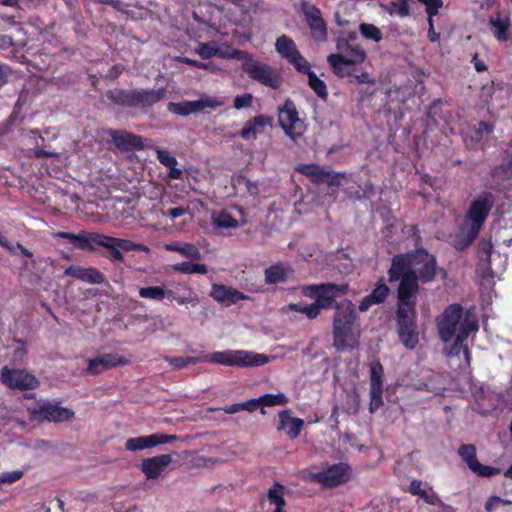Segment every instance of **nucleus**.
Masks as SVG:
<instances>
[{
  "label": "nucleus",
  "mask_w": 512,
  "mask_h": 512,
  "mask_svg": "<svg viewBox=\"0 0 512 512\" xmlns=\"http://www.w3.org/2000/svg\"><path fill=\"white\" fill-rule=\"evenodd\" d=\"M303 15L310 28L311 36L315 41L324 42L327 40V24L322 17L321 10L312 4L303 5Z\"/></svg>",
  "instance_id": "19"
},
{
  "label": "nucleus",
  "mask_w": 512,
  "mask_h": 512,
  "mask_svg": "<svg viewBox=\"0 0 512 512\" xmlns=\"http://www.w3.org/2000/svg\"><path fill=\"white\" fill-rule=\"evenodd\" d=\"M495 202L491 192H482L475 198L467 213L466 219L470 222L468 235L471 242L480 232Z\"/></svg>",
  "instance_id": "7"
},
{
  "label": "nucleus",
  "mask_w": 512,
  "mask_h": 512,
  "mask_svg": "<svg viewBox=\"0 0 512 512\" xmlns=\"http://www.w3.org/2000/svg\"><path fill=\"white\" fill-rule=\"evenodd\" d=\"M167 90L164 87L158 89H122L115 88L108 90L106 98L114 106L122 108H140L146 110L151 108L166 97Z\"/></svg>",
  "instance_id": "4"
},
{
  "label": "nucleus",
  "mask_w": 512,
  "mask_h": 512,
  "mask_svg": "<svg viewBox=\"0 0 512 512\" xmlns=\"http://www.w3.org/2000/svg\"><path fill=\"white\" fill-rule=\"evenodd\" d=\"M357 36L354 32H350L346 38L339 39L337 41V50L340 51L338 54H332V59L349 62L352 65L362 64L367 54L363 47L356 43Z\"/></svg>",
  "instance_id": "15"
},
{
  "label": "nucleus",
  "mask_w": 512,
  "mask_h": 512,
  "mask_svg": "<svg viewBox=\"0 0 512 512\" xmlns=\"http://www.w3.org/2000/svg\"><path fill=\"white\" fill-rule=\"evenodd\" d=\"M492 251H493V244H492V242L490 240L489 241H484L483 240L480 243L479 252H480V254L482 256L486 257L487 261H490V257H491Z\"/></svg>",
  "instance_id": "62"
},
{
  "label": "nucleus",
  "mask_w": 512,
  "mask_h": 512,
  "mask_svg": "<svg viewBox=\"0 0 512 512\" xmlns=\"http://www.w3.org/2000/svg\"><path fill=\"white\" fill-rule=\"evenodd\" d=\"M165 249L171 252H177L183 257L191 260H199L201 258V252L199 248L191 243H184L180 241H174L165 245Z\"/></svg>",
  "instance_id": "28"
},
{
  "label": "nucleus",
  "mask_w": 512,
  "mask_h": 512,
  "mask_svg": "<svg viewBox=\"0 0 512 512\" xmlns=\"http://www.w3.org/2000/svg\"><path fill=\"white\" fill-rule=\"evenodd\" d=\"M351 473L352 470L349 464L340 462L329 465L322 471L311 473L309 479L312 482L321 484L325 488H335L348 482Z\"/></svg>",
  "instance_id": "13"
},
{
  "label": "nucleus",
  "mask_w": 512,
  "mask_h": 512,
  "mask_svg": "<svg viewBox=\"0 0 512 512\" xmlns=\"http://www.w3.org/2000/svg\"><path fill=\"white\" fill-rule=\"evenodd\" d=\"M307 76L309 87L320 99L326 101L328 98L326 83L323 80H321L313 71L309 72Z\"/></svg>",
  "instance_id": "35"
},
{
  "label": "nucleus",
  "mask_w": 512,
  "mask_h": 512,
  "mask_svg": "<svg viewBox=\"0 0 512 512\" xmlns=\"http://www.w3.org/2000/svg\"><path fill=\"white\" fill-rule=\"evenodd\" d=\"M213 224L218 228H237L238 221L227 211H220L212 215Z\"/></svg>",
  "instance_id": "36"
},
{
  "label": "nucleus",
  "mask_w": 512,
  "mask_h": 512,
  "mask_svg": "<svg viewBox=\"0 0 512 512\" xmlns=\"http://www.w3.org/2000/svg\"><path fill=\"white\" fill-rule=\"evenodd\" d=\"M253 103V95L251 93H244L234 98L233 106L235 109H243L251 107Z\"/></svg>",
  "instance_id": "50"
},
{
  "label": "nucleus",
  "mask_w": 512,
  "mask_h": 512,
  "mask_svg": "<svg viewBox=\"0 0 512 512\" xmlns=\"http://www.w3.org/2000/svg\"><path fill=\"white\" fill-rule=\"evenodd\" d=\"M129 361L116 353H105L93 359H89L87 372L90 375H99L111 368L122 366Z\"/></svg>",
  "instance_id": "21"
},
{
  "label": "nucleus",
  "mask_w": 512,
  "mask_h": 512,
  "mask_svg": "<svg viewBox=\"0 0 512 512\" xmlns=\"http://www.w3.org/2000/svg\"><path fill=\"white\" fill-rule=\"evenodd\" d=\"M189 213L188 207H174L169 208L163 212V215L170 217L172 220L179 218L185 214Z\"/></svg>",
  "instance_id": "59"
},
{
  "label": "nucleus",
  "mask_w": 512,
  "mask_h": 512,
  "mask_svg": "<svg viewBox=\"0 0 512 512\" xmlns=\"http://www.w3.org/2000/svg\"><path fill=\"white\" fill-rule=\"evenodd\" d=\"M167 108L168 111L181 116H188L192 113L199 112L197 101L169 102Z\"/></svg>",
  "instance_id": "33"
},
{
  "label": "nucleus",
  "mask_w": 512,
  "mask_h": 512,
  "mask_svg": "<svg viewBox=\"0 0 512 512\" xmlns=\"http://www.w3.org/2000/svg\"><path fill=\"white\" fill-rule=\"evenodd\" d=\"M178 437L176 435H167L154 433L148 436H139L129 438L125 442V449L127 451H138L153 448L157 445L168 444L176 441Z\"/></svg>",
  "instance_id": "20"
},
{
  "label": "nucleus",
  "mask_w": 512,
  "mask_h": 512,
  "mask_svg": "<svg viewBox=\"0 0 512 512\" xmlns=\"http://www.w3.org/2000/svg\"><path fill=\"white\" fill-rule=\"evenodd\" d=\"M413 263L416 284L419 282L423 284L431 283L436 279L438 272L442 273L445 277L447 272L437 264L436 256L430 254L428 250L423 247L413 249Z\"/></svg>",
  "instance_id": "9"
},
{
  "label": "nucleus",
  "mask_w": 512,
  "mask_h": 512,
  "mask_svg": "<svg viewBox=\"0 0 512 512\" xmlns=\"http://www.w3.org/2000/svg\"><path fill=\"white\" fill-rule=\"evenodd\" d=\"M494 130V126L486 121H480L478 123V128L476 130V133L479 137H482L483 134H491Z\"/></svg>",
  "instance_id": "63"
},
{
  "label": "nucleus",
  "mask_w": 512,
  "mask_h": 512,
  "mask_svg": "<svg viewBox=\"0 0 512 512\" xmlns=\"http://www.w3.org/2000/svg\"><path fill=\"white\" fill-rule=\"evenodd\" d=\"M287 61L296 69L298 73L307 75L312 71L310 63L305 59L300 51L294 54V56L289 58Z\"/></svg>",
  "instance_id": "43"
},
{
  "label": "nucleus",
  "mask_w": 512,
  "mask_h": 512,
  "mask_svg": "<svg viewBox=\"0 0 512 512\" xmlns=\"http://www.w3.org/2000/svg\"><path fill=\"white\" fill-rule=\"evenodd\" d=\"M107 250L106 257L109 258L113 262H124V256L120 251L119 247L116 246L115 237L108 236L100 233L98 245Z\"/></svg>",
  "instance_id": "29"
},
{
  "label": "nucleus",
  "mask_w": 512,
  "mask_h": 512,
  "mask_svg": "<svg viewBox=\"0 0 512 512\" xmlns=\"http://www.w3.org/2000/svg\"><path fill=\"white\" fill-rule=\"evenodd\" d=\"M185 291L187 292L184 295L176 296L173 290H166L163 288V292L165 293L164 299L167 298L170 301H175L179 305H185L189 303L195 302L197 299L194 297V293L191 288L186 287Z\"/></svg>",
  "instance_id": "39"
},
{
  "label": "nucleus",
  "mask_w": 512,
  "mask_h": 512,
  "mask_svg": "<svg viewBox=\"0 0 512 512\" xmlns=\"http://www.w3.org/2000/svg\"><path fill=\"white\" fill-rule=\"evenodd\" d=\"M186 367L201 362L236 366V367H258L268 363V356L244 350H226L213 352L203 356L184 357Z\"/></svg>",
  "instance_id": "5"
},
{
  "label": "nucleus",
  "mask_w": 512,
  "mask_h": 512,
  "mask_svg": "<svg viewBox=\"0 0 512 512\" xmlns=\"http://www.w3.org/2000/svg\"><path fill=\"white\" fill-rule=\"evenodd\" d=\"M327 61L328 63L330 64L334 74L338 77H345V76H350L351 75V72L350 71H346L344 69L345 66H351L352 64H349V62H341V61H337V60H333L332 59V54H330L328 57H327Z\"/></svg>",
  "instance_id": "48"
},
{
  "label": "nucleus",
  "mask_w": 512,
  "mask_h": 512,
  "mask_svg": "<svg viewBox=\"0 0 512 512\" xmlns=\"http://www.w3.org/2000/svg\"><path fill=\"white\" fill-rule=\"evenodd\" d=\"M250 121L256 129L257 127L264 129L267 125L271 124L272 118L266 115H258L250 119Z\"/></svg>",
  "instance_id": "60"
},
{
  "label": "nucleus",
  "mask_w": 512,
  "mask_h": 512,
  "mask_svg": "<svg viewBox=\"0 0 512 512\" xmlns=\"http://www.w3.org/2000/svg\"><path fill=\"white\" fill-rule=\"evenodd\" d=\"M512 502L507 500V499H502L501 497L499 496H496V495H493V496H490L486 503H485V510L487 512H492L493 510H495L500 504L502 505H509L511 504Z\"/></svg>",
  "instance_id": "52"
},
{
  "label": "nucleus",
  "mask_w": 512,
  "mask_h": 512,
  "mask_svg": "<svg viewBox=\"0 0 512 512\" xmlns=\"http://www.w3.org/2000/svg\"><path fill=\"white\" fill-rule=\"evenodd\" d=\"M196 101L199 105V111L203 110L204 108L215 109L224 104L223 101H221L215 97H207L205 99H200V100H196Z\"/></svg>",
  "instance_id": "56"
},
{
  "label": "nucleus",
  "mask_w": 512,
  "mask_h": 512,
  "mask_svg": "<svg viewBox=\"0 0 512 512\" xmlns=\"http://www.w3.org/2000/svg\"><path fill=\"white\" fill-rule=\"evenodd\" d=\"M288 264L277 263L265 269V281L268 284L284 283L293 274Z\"/></svg>",
  "instance_id": "26"
},
{
  "label": "nucleus",
  "mask_w": 512,
  "mask_h": 512,
  "mask_svg": "<svg viewBox=\"0 0 512 512\" xmlns=\"http://www.w3.org/2000/svg\"><path fill=\"white\" fill-rule=\"evenodd\" d=\"M386 11L391 16L397 15L402 18L408 17L411 14L408 0H392L386 8Z\"/></svg>",
  "instance_id": "37"
},
{
  "label": "nucleus",
  "mask_w": 512,
  "mask_h": 512,
  "mask_svg": "<svg viewBox=\"0 0 512 512\" xmlns=\"http://www.w3.org/2000/svg\"><path fill=\"white\" fill-rule=\"evenodd\" d=\"M351 79L349 80L350 83H368L371 85L375 84V79L371 78L367 72H362L361 74H352L349 76Z\"/></svg>",
  "instance_id": "57"
},
{
  "label": "nucleus",
  "mask_w": 512,
  "mask_h": 512,
  "mask_svg": "<svg viewBox=\"0 0 512 512\" xmlns=\"http://www.w3.org/2000/svg\"><path fill=\"white\" fill-rule=\"evenodd\" d=\"M458 454L467 464L468 468L480 477H492L500 473V469L480 463L476 456V447L473 444H462Z\"/></svg>",
  "instance_id": "17"
},
{
  "label": "nucleus",
  "mask_w": 512,
  "mask_h": 512,
  "mask_svg": "<svg viewBox=\"0 0 512 512\" xmlns=\"http://www.w3.org/2000/svg\"><path fill=\"white\" fill-rule=\"evenodd\" d=\"M236 182L238 185H244L247 192L251 196H255L259 193V188L256 183L251 182L247 177L245 176H238L236 179Z\"/></svg>",
  "instance_id": "55"
},
{
  "label": "nucleus",
  "mask_w": 512,
  "mask_h": 512,
  "mask_svg": "<svg viewBox=\"0 0 512 512\" xmlns=\"http://www.w3.org/2000/svg\"><path fill=\"white\" fill-rule=\"evenodd\" d=\"M115 145L119 149L130 150V149H142L143 140L141 136L129 133L126 131L113 130L110 133Z\"/></svg>",
  "instance_id": "25"
},
{
  "label": "nucleus",
  "mask_w": 512,
  "mask_h": 512,
  "mask_svg": "<svg viewBox=\"0 0 512 512\" xmlns=\"http://www.w3.org/2000/svg\"><path fill=\"white\" fill-rule=\"evenodd\" d=\"M115 240H116V246L119 247L121 252L122 251H124V252L137 251V252L147 253L150 251L149 247L142 243H135L131 240L117 238V237H115Z\"/></svg>",
  "instance_id": "41"
},
{
  "label": "nucleus",
  "mask_w": 512,
  "mask_h": 512,
  "mask_svg": "<svg viewBox=\"0 0 512 512\" xmlns=\"http://www.w3.org/2000/svg\"><path fill=\"white\" fill-rule=\"evenodd\" d=\"M278 122L285 134L294 141L301 138L307 128L305 121L299 117L295 103L290 98L278 108Z\"/></svg>",
  "instance_id": "10"
},
{
  "label": "nucleus",
  "mask_w": 512,
  "mask_h": 512,
  "mask_svg": "<svg viewBox=\"0 0 512 512\" xmlns=\"http://www.w3.org/2000/svg\"><path fill=\"white\" fill-rule=\"evenodd\" d=\"M0 381L3 385L12 390H32L38 387V379L22 369L9 368L4 366L0 372Z\"/></svg>",
  "instance_id": "16"
},
{
  "label": "nucleus",
  "mask_w": 512,
  "mask_h": 512,
  "mask_svg": "<svg viewBox=\"0 0 512 512\" xmlns=\"http://www.w3.org/2000/svg\"><path fill=\"white\" fill-rule=\"evenodd\" d=\"M408 492L412 495L422 497L426 490L422 488V482L420 480L414 479L410 482Z\"/></svg>",
  "instance_id": "61"
},
{
  "label": "nucleus",
  "mask_w": 512,
  "mask_h": 512,
  "mask_svg": "<svg viewBox=\"0 0 512 512\" xmlns=\"http://www.w3.org/2000/svg\"><path fill=\"white\" fill-rule=\"evenodd\" d=\"M172 269L176 272L183 273V274H207L208 268L205 264L201 263H192L189 261H184L181 263H177L172 265Z\"/></svg>",
  "instance_id": "34"
},
{
  "label": "nucleus",
  "mask_w": 512,
  "mask_h": 512,
  "mask_svg": "<svg viewBox=\"0 0 512 512\" xmlns=\"http://www.w3.org/2000/svg\"><path fill=\"white\" fill-rule=\"evenodd\" d=\"M359 30L363 37L373 40L377 43L380 42L383 38L380 29L373 24L362 23L359 27Z\"/></svg>",
  "instance_id": "45"
},
{
  "label": "nucleus",
  "mask_w": 512,
  "mask_h": 512,
  "mask_svg": "<svg viewBox=\"0 0 512 512\" xmlns=\"http://www.w3.org/2000/svg\"><path fill=\"white\" fill-rule=\"evenodd\" d=\"M413 256V250H410L392 257L387 274L390 283L400 281L397 288V301L417 300L420 286L415 281Z\"/></svg>",
  "instance_id": "3"
},
{
  "label": "nucleus",
  "mask_w": 512,
  "mask_h": 512,
  "mask_svg": "<svg viewBox=\"0 0 512 512\" xmlns=\"http://www.w3.org/2000/svg\"><path fill=\"white\" fill-rule=\"evenodd\" d=\"M171 462L172 458L169 454L146 458L141 462V470L147 479H156Z\"/></svg>",
  "instance_id": "23"
},
{
  "label": "nucleus",
  "mask_w": 512,
  "mask_h": 512,
  "mask_svg": "<svg viewBox=\"0 0 512 512\" xmlns=\"http://www.w3.org/2000/svg\"><path fill=\"white\" fill-rule=\"evenodd\" d=\"M239 135L245 140L255 139L256 135H257V130L254 127V125L251 124V121L249 120L246 122L245 126L241 129Z\"/></svg>",
  "instance_id": "58"
},
{
  "label": "nucleus",
  "mask_w": 512,
  "mask_h": 512,
  "mask_svg": "<svg viewBox=\"0 0 512 512\" xmlns=\"http://www.w3.org/2000/svg\"><path fill=\"white\" fill-rule=\"evenodd\" d=\"M389 293L390 288L384 282V278L382 277L376 283L375 287L369 295L373 298L374 303L381 304L387 299Z\"/></svg>",
  "instance_id": "40"
},
{
  "label": "nucleus",
  "mask_w": 512,
  "mask_h": 512,
  "mask_svg": "<svg viewBox=\"0 0 512 512\" xmlns=\"http://www.w3.org/2000/svg\"><path fill=\"white\" fill-rule=\"evenodd\" d=\"M262 407V403H261V398H257V399H250L246 402H242V409L243 410H246V411H249V412H253L255 411L258 407Z\"/></svg>",
  "instance_id": "64"
},
{
  "label": "nucleus",
  "mask_w": 512,
  "mask_h": 512,
  "mask_svg": "<svg viewBox=\"0 0 512 512\" xmlns=\"http://www.w3.org/2000/svg\"><path fill=\"white\" fill-rule=\"evenodd\" d=\"M216 49L218 52L216 57L240 61L242 71L251 80L273 90H278L282 86L283 77L279 70L255 60L252 53L233 48L230 45L216 47Z\"/></svg>",
  "instance_id": "1"
},
{
  "label": "nucleus",
  "mask_w": 512,
  "mask_h": 512,
  "mask_svg": "<svg viewBox=\"0 0 512 512\" xmlns=\"http://www.w3.org/2000/svg\"><path fill=\"white\" fill-rule=\"evenodd\" d=\"M64 275L89 284H105L107 282L105 275L94 267L85 268L71 265L65 269Z\"/></svg>",
  "instance_id": "22"
},
{
  "label": "nucleus",
  "mask_w": 512,
  "mask_h": 512,
  "mask_svg": "<svg viewBox=\"0 0 512 512\" xmlns=\"http://www.w3.org/2000/svg\"><path fill=\"white\" fill-rule=\"evenodd\" d=\"M262 407H272L279 405H286L288 403V398L283 393L278 394H264L260 396Z\"/></svg>",
  "instance_id": "44"
},
{
  "label": "nucleus",
  "mask_w": 512,
  "mask_h": 512,
  "mask_svg": "<svg viewBox=\"0 0 512 512\" xmlns=\"http://www.w3.org/2000/svg\"><path fill=\"white\" fill-rule=\"evenodd\" d=\"M157 159L161 164H163L167 168L171 166H176L177 164V159L165 150L157 151Z\"/></svg>",
  "instance_id": "54"
},
{
  "label": "nucleus",
  "mask_w": 512,
  "mask_h": 512,
  "mask_svg": "<svg viewBox=\"0 0 512 512\" xmlns=\"http://www.w3.org/2000/svg\"><path fill=\"white\" fill-rule=\"evenodd\" d=\"M359 326L355 304L349 299L339 301L332 320L333 346L337 351L357 348L360 337Z\"/></svg>",
  "instance_id": "2"
},
{
  "label": "nucleus",
  "mask_w": 512,
  "mask_h": 512,
  "mask_svg": "<svg viewBox=\"0 0 512 512\" xmlns=\"http://www.w3.org/2000/svg\"><path fill=\"white\" fill-rule=\"evenodd\" d=\"M425 6L427 21H434V17L439 14V9L443 6L442 0H417Z\"/></svg>",
  "instance_id": "46"
},
{
  "label": "nucleus",
  "mask_w": 512,
  "mask_h": 512,
  "mask_svg": "<svg viewBox=\"0 0 512 512\" xmlns=\"http://www.w3.org/2000/svg\"><path fill=\"white\" fill-rule=\"evenodd\" d=\"M196 53L202 59H210L212 57H215L216 53H218V52H217L216 46H214L210 43L200 42L196 49Z\"/></svg>",
  "instance_id": "49"
},
{
  "label": "nucleus",
  "mask_w": 512,
  "mask_h": 512,
  "mask_svg": "<svg viewBox=\"0 0 512 512\" xmlns=\"http://www.w3.org/2000/svg\"><path fill=\"white\" fill-rule=\"evenodd\" d=\"M479 329L478 320L473 314V308L468 309L465 314L464 320L458 328L457 334H455L454 342L451 345L449 355L459 356L464 351L465 341L472 332H476Z\"/></svg>",
  "instance_id": "18"
},
{
  "label": "nucleus",
  "mask_w": 512,
  "mask_h": 512,
  "mask_svg": "<svg viewBox=\"0 0 512 512\" xmlns=\"http://www.w3.org/2000/svg\"><path fill=\"white\" fill-rule=\"evenodd\" d=\"M417 300L396 302V323L400 342L409 350L419 343L417 331Z\"/></svg>",
  "instance_id": "6"
},
{
  "label": "nucleus",
  "mask_w": 512,
  "mask_h": 512,
  "mask_svg": "<svg viewBox=\"0 0 512 512\" xmlns=\"http://www.w3.org/2000/svg\"><path fill=\"white\" fill-rule=\"evenodd\" d=\"M230 288L223 285L214 284L212 286V297L218 302H225L229 297Z\"/></svg>",
  "instance_id": "51"
},
{
  "label": "nucleus",
  "mask_w": 512,
  "mask_h": 512,
  "mask_svg": "<svg viewBox=\"0 0 512 512\" xmlns=\"http://www.w3.org/2000/svg\"><path fill=\"white\" fill-rule=\"evenodd\" d=\"M304 424L303 419L291 416L289 410H283L279 413L278 430H286L287 435L292 440L300 436Z\"/></svg>",
  "instance_id": "24"
},
{
  "label": "nucleus",
  "mask_w": 512,
  "mask_h": 512,
  "mask_svg": "<svg viewBox=\"0 0 512 512\" xmlns=\"http://www.w3.org/2000/svg\"><path fill=\"white\" fill-rule=\"evenodd\" d=\"M384 369L380 362L370 365V389H383Z\"/></svg>",
  "instance_id": "38"
},
{
  "label": "nucleus",
  "mask_w": 512,
  "mask_h": 512,
  "mask_svg": "<svg viewBox=\"0 0 512 512\" xmlns=\"http://www.w3.org/2000/svg\"><path fill=\"white\" fill-rule=\"evenodd\" d=\"M370 403H369V412L371 414L375 413L381 406H383V389H370Z\"/></svg>",
  "instance_id": "47"
},
{
  "label": "nucleus",
  "mask_w": 512,
  "mask_h": 512,
  "mask_svg": "<svg viewBox=\"0 0 512 512\" xmlns=\"http://www.w3.org/2000/svg\"><path fill=\"white\" fill-rule=\"evenodd\" d=\"M139 296L141 298L150 299L153 301H162L164 300L165 293L163 292V287L161 286H147L139 288Z\"/></svg>",
  "instance_id": "42"
},
{
  "label": "nucleus",
  "mask_w": 512,
  "mask_h": 512,
  "mask_svg": "<svg viewBox=\"0 0 512 512\" xmlns=\"http://www.w3.org/2000/svg\"><path fill=\"white\" fill-rule=\"evenodd\" d=\"M27 411L30 418L38 422L61 423L71 420L75 415L73 410L49 401L44 403L35 402L27 407Z\"/></svg>",
  "instance_id": "12"
},
{
  "label": "nucleus",
  "mask_w": 512,
  "mask_h": 512,
  "mask_svg": "<svg viewBox=\"0 0 512 512\" xmlns=\"http://www.w3.org/2000/svg\"><path fill=\"white\" fill-rule=\"evenodd\" d=\"M297 171L310 179L316 185L326 184L329 187L338 188L345 178V173L334 172L326 166L318 164H301L297 167Z\"/></svg>",
  "instance_id": "14"
},
{
  "label": "nucleus",
  "mask_w": 512,
  "mask_h": 512,
  "mask_svg": "<svg viewBox=\"0 0 512 512\" xmlns=\"http://www.w3.org/2000/svg\"><path fill=\"white\" fill-rule=\"evenodd\" d=\"M489 24L492 27V32L496 39L500 41H506L508 39V30L510 27L508 18L503 19L500 16H491L489 18Z\"/></svg>",
  "instance_id": "32"
},
{
  "label": "nucleus",
  "mask_w": 512,
  "mask_h": 512,
  "mask_svg": "<svg viewBox=\"0 0 512 512\" xmlns=\"http://www.w3.org/2000/svg\"><path fill=\"white\" fill-rule=\"evenodd\" d=\"M23 477V472L19 470L4 472L0 474V485L1 484H12Z\"/></svg>",
  "instance_id": "53"
},
{
  "label": "nucleus",
  "mask_w": 512,
  "mask_h": 512,
  "mask_svg": "<svg viewBox=\"0 0 512 512\" xmlns=\"http://www.w3.org/2000/svg\"><path fill=\"white\" fill-rule=\"evenodd\" d=\"M348 291V284H335L332 282L313 284L304 287V294L311 298H315V303L321 310H328L331 308L336 309V305L339 304V302L336 301V298L346 295Z\"/></svg>",
  "instance_id": "8"
},
{
  "label": "nucleus",
  "mask_w": 512,
  "mask_h": 512,
  "mask_svg": "<svg viewBox=\"0 0 512 512\" xmlns=\"http://www.w3.org/2000/svg\"><path fill=\"white\" fill-rule=\"evenodd\" d=\"M286 491V487L279 482H274L273 486L269 488L267 492V499L270 505L274 506V510L272 512H286V501L284 499V494Z\"/></svg>",
  "instance_id": "27"
},
{
  "label": "nucleus",
  "mask_w": 512,
  "mask_h": 512,
  "mask_svg": "<svg viewBox=\"0 0 512 512\" xmlns=\"http://www.w3.org/2000/svg\"><path fill=\"white\" fill-rule=\"evenodd\" d=\"M466 312L459 303L449 304L443 312L436 317V327L440 339L447 343L450 342L455 336L457 327L461 325L462 319L464 320Z\"/></svg>",
  "instance_id": "11"
},
{
  "label": "nucleus",
  "mask_w": 512,
  "mask_h": 512,
  "mask_svg": "<svg viewBox=\"0 0 512 512\" xmlns=\"http://www.w3.org/2000/svg\"><path fill=\"white\" fill-rule=\"evenodd\" d=\"M100 233L81 231L77 234L74 247L80 250L94 251L98 245Z\"/></svg>",
  "instance_id": "30"
},
{
  "label": "nucleus",
  "mask_w": 512,
  "mask_h": 512,
  "mask_svg": "<svg viewBox=\"0 0 512 512\" xmlns=\"http://www.w3.org/2000/svg\"><path fill=\"white\" fill-rule=\"evenodd\" d=\"M275 49L286 60L299 51L294 40L287 35H281L277 38Z\"/></svg>",
  "instance_id": "31"
}]
</instances>
